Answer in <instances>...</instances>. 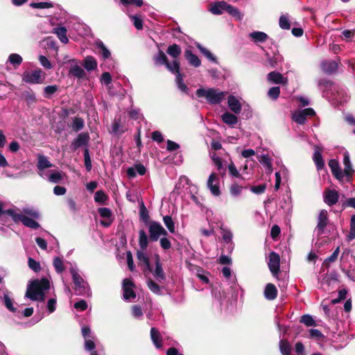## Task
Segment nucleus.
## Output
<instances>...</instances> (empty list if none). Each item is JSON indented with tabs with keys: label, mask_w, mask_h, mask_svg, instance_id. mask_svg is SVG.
<instances>
[{
	"label": "nucleus",
	"mask_w": 355,
	"mask_h": 355,
	"mask_svg": "<svg viewBox=\"0 0 355 355\" xmlns=\"http://www.w3.org/2000/svg\"><path fill=\"white\" fill-rule=\"evenodd\" d=\"M50 288V282L46 278L41 280L35 279L28 285L25 296L31 300H37L39 294Z\"/></svg>",
	"instance_id": "f257e3e1"
},
{
	"label": "nucleus",
	"mask_w": 355,
	"mask_h": 355,
	"mask_svg": "<svg viewBox=\"0 0 355 355\" xmlns=\"http://www.w3.org/2000/svg\"><path fill=\"white\" fill-rule=\"evenodd\" d=\"M196 95L198 97H205L207 101L211 104H219L224 100L226 92H220L214 88H200L197 89Z\"/></svg>",
	"instance_id": "f03ea898"
},
{
	"label": "nucleus",
	"mask_w": 355,
	"mask_h": 355,
	"mask_svg": "<svg viewBox=\"0 0 355 355\" xmlns=\"http://www.w3.org/2000/svg\"><path fill=\"white\" fill-rule=\"evenodd\" d=\"M70 273L71 274L73 282L74 284L73 288L76 294L78 295H85L87 294L89 292V288H87L88 284L80 275L76 268H71Z\"/></svg>",
	"instance_id": "7ed1b4c3"
},
{
	"label": "nucleus",
	"mask_w": 355,
	"mask_h": 355,
	"mask_svg": "<svg viewBox=\"0 0 355 355\" xmlns=\"http://www.w3.org/2000/svg\"><path fill=\"white\" fill-rule=\"evenodd\" d=\"M7 214L10 216L15 222L21 221L25 226L32 229H37L40 225L33 218H29L22 214H18L12 209H8L5 211Z\"/></svg>",
	"instance_id": "20e7f679"
},
{
	"label": "nucleus",
	"mask_w": 355,
	"mask_h": 355,
	"mask_svg": "<svg viewBox=\"0 0 355 355\" xmlns=\"http://www.w3.org/2000/svg\"><path fill=\"white\" fill-rule=\"evenodd\" d=\"M45 79V74L40 69L26 71L22 76V80L29 84H41Z\"/></svg>",
	"instance_id": "39448f33"
},
{
	"label": "nucleus",
	"mask_w": 355,
	"mask_h": 355,
	"mask_svg": "<svg viewBox=\"0 0 355 355\" xmlns=\"http://www.w3.org/2000/svg\"><path fill=\"white\" fill-rule=\"evenodd\" d=\"M338 275L336 272L325 273L320 280L322 288L328 292L333 293L334 291L335 285L338 284Z\"/></svg>",
	"instance_id": "423d86ee"
},
{
	"label": "nucleus",
	"mask_w": 355,
	"mask_h": 355,
	"mask_svg": "<svg viewBox=\"0 0 355 355\" xmlns=\"http://www.w3.org/2000/svg\"><path fill=\"white\" fill-rule=\"evenodd\" d=\"M315 111L312 108H305L294 111L292 113V119L300 125L304 124L307 116H313L315 115Z\"/></svg>",
	"instance_id": "0eeeda50"
},
{
	"label": "nucleus",
	"mask_w": 355,
	"mask_h": 355,
	"mask_svg": "<svg viewBox=\"0 0 355 355\" xmlns=\"http://www.w3.org/2000/svg\"><path fill=\"white\" fill-rule=\"evenodd\" d=\"M150 237L153 241H157L159 236H167L168 233L158 222L153 221L149 225Z\"/></svg>",
	"instance_id": "6e6552de"
},
{
	"label": "nucleus",
	"mask_w": 355,
	"mask_h": 355,
	"mask_svg": "<svg viewBox=\"0 0 355 355\" xmlns=\"http://www.w3.org/2000/svg\"><path fill=\"white\" fill-rule=\"evenodd\" d=\"M135 284L130 279L125 278L123 280V291L125 300H130L136 297V293L133 290Z\"/></svg>",
	"instance_id": "1a4fd4ad"
},
{
	"label": "nucleus",
	"mask_w": 355,
	"mask_h": 355,
	"mask_svg": "<svg viewBox=\"0 0 355 355\" xmlns=\"http://www.w3.org/2000/svg\"><path fill=\"white\" fill-rule=\"evenodd\" d=\"M220 231L223 241L227 245V251L232 252L234 247V244L232 241L233 234L232 231L223 225L220 226Z\"/></svg>",
	"instance_id": "9d476101"
},
{
	"label": "nucleus",
	"mask_w": 355,
	"mask_h": 355,
	"mask_svg": "<svg viewBox=\"0 0 355 355\" xmlns=\"http://www.w3.org/2000/svg\"><path fill=\"white\" fill-rule=\"evenodd\" d=\"M327 211L324 209H322L319 214L318 218V224L314 230V232L316 233L318 236L322 235L324 233V229L327 225Z\"/></svg>",
	"instance_id": "9b49d317"
},
{
	"label": "nucleus",
	"mask_w": 355,
	"mask_h": 355,
	"mask_svg": "<svg viewBox=\"0 0 355 355\" xmlns=\"http://www.w3.org/2000/svg\"><path fill=\"white\" fill-rule=\"evenodd\" d=\"M207 184L212 195L218 196L220 194L219 179L216 173L209 175Z\"/></svg>",
	"instance_id": "f8f14e48"
},
{
	"label": "nucleus",
	"mask_w": 355,
	"mask_h": 355,
	"mask_svg": "<svg viewBox=\"0 0 355 355\" xmlns=\"http://www.w3.org/2000/svg\"><path fill=\"white\" fill-rule=\"evenodd\" d=\"M343 156V164L345 166L344 171H343V177L346 176L347 182H351L354 170L352 168L349 153L347 151L345 152Z\"/></svg>",
	"instance_id": "ddd939ff"
},
{
	"label": "nucleus",
	"mask_w": 355,
	"mask_h": 355,
	"mask_svg": "<svg viewBox=\"0 0 355 355\" xmlns=\"http://www.w3.org/2000/svg\"><path fill=\"white\" fill-rule=\"evenodd\" d=\"M37 170L38 174L43 178H45L44 169L51 168L52 164L48 160L47 157L42 154L37 155Z\"/></svg>",
	"instance_id": "4468645a"
},
{
	"label": "nucleus",
	"mask_w": 355,
	"mask_h": 355,
	"mask_svg": "<svg viewBox=\"0 0 355 355\" xmlns=\"http://www.w3.org/2000/svg\"><path fill=\"white\" fill-rule=\"evenodd\" d=\"M339 200V193L335 189H327L324 192V201L329 206L336 205Z\"/></svg>",
	"instance_id": "2eb2a0df"
},
{
	"label": "nucleus",
	"mask_w": 355,
	"mask_h": 355,
	"mask_svg": "<svg viewBox=\"0 0 355 355\" xmlns=\"http://www.w3.org/2000/svg\"><path fill=\"white\" fill-rule=\"evenodd\" d=\"M329 166L335 178L338 180L342 181L343 180V172L340 167L338 160L334 159H330L329 162Z\"/></svg>",
	"instance_id": "dca6fc26"
},
{
	"label": "nucleus",
	"mask_w": 355,
	"mask_h": 355,
	"mask_svg": "<svg viewBox=\"0 0 355 355\" xmlns=\"http://www.w3.org/2000/svg\"><path fill=\"white\" fill-rule=\"evenodd\" d=\"M267 80L275 84H283L286 85L288 82L287 78H284L279 72L272 71L270 72L267 76Z\"/></svg>",
	"instance_id": "f3484780"
},
{
	"label": "nucleus",
	"mask_w": 355,
	"mask_h": 355,
	"mask_svg": "<svg viewBox=\"0 0 355 355\" xmlns=\"http://www.w3.org/2000/svg\"><path fill=\"white\" fill-rule=\"evenodd\" d=\"M228 107L232 112L235 114H239L241 111V104L239 100L233 95H230L227 98Z\"/></svg>",
	"instance_id": "a211bd4d"
},
{
	"label": "nucleus",
	"mask_w": 355,
	"mask_h": 355,
	"mask_svg": "<svg viewBox=\"0 0 355 355\" xmlns=\"http://www.w3.org/2000/svg\"><path fill=\"white\" fill-rule=\"evenodd\" d=\"M146 168L143 164H135L134 167H130L127 169V175L130 178H133L138 173L140 175H144L146 173Z\"/></svg>",
	"instance_id": "6ab92c4d"
},
{
	"label": "nucleus",
	"mask_w": 355,
	"mask_h": 355,
	"mask_svg": "<svg viewBox=\"0 0 355 355\" xmlns=\"http://www.w3.org/2000/svg\"><path fill=\"white\" fill-rule=\"evenodd\" d=\"M322 71L328 74H331L336 71L338 63L334 60H324L321 63Z\"/></svg>",
	"instance_id": "aec40b11"
},
{
	"label": "nucleus",
	"mask_w": 355,
	"mask_h": 355,
	"mask_svg": "<svg viewBox=\"0 0 355 355\" xmlns=\"http://www.w3.org/2000/svg\"><path fill=\"white\" fill-rule=\"evenodd\" d=\"M277 289L276 286L271 283L266 284L264 290V297L268 300H273L277 296Z\"/></svg>",
	"instance_id": "412c9836"
},
{
	"label": "nucleus",
	"mask_w": 355,
	"mask_h": 355,
	"mask_svg": "<svg viewBox=\"0 0 355 355\" xmlns=\"http://www.w3.org/2000/svg\"><path fill=\"white\" fill-rule=\"evenodd\" d=\"M150 338L156 348L160 349L162 347L163 345L161 334L155 327H152L150 329Z\"/></svg>",
	"instance_id": "4be33fe9"
},
{
	"label": "nucleus",
	"mask_w": 355,
	"mask_h": 355,
	"mask_svg": "<svg viewBox=\"0 0 355 355\" xmlns=\"http://www.w3.org/2000/svg\"><path fill=\"white\" fill-rule=\"evenodd\" d=\"M148 271L152 273L156 279L159 283L163 282L166 279L165 273L163 268H146Z\"/></svg>",
	"instance_id": "5701e85b"
},
{
	"label": "nucleus",
	"mask_w": 355,
	"mask_h": 355,
	"mask_svg": "<svg viewBox=\"0 0 355 355\" xmlns=\"http://www.w3.org/2000/svg\"><path fill=\"white\" fill-rule=\"evenodd\" d=\"M89 137L87 134L81 133L79 134L78 136L74 141L72 142L71 146L74 150L78 149V148L85 145L87 143Z\"/></svg>",
	"instance_id": "b1692460"
},
{
	"label": "nucleus",
	"mask_w": 355,
	"mask_h": 355,
	"mask_svg": "<svg viewBox=\"0 0 355 355\" xmlns=\"http://www.w3.org/2000/svg\"><path fill=\"white\" fill-rule=\"evenodd\" d=\"M266 57L267 62L272 68L276 67L279 63L283 61V57L279 53H275L272 56H270L268 53H266Z\"/></svg>",
	"instance_id": "393cba45"
},
{
	"label": "nucleus",
	"mask_w": 355,
	"mask_h": 355,
	"mask_svg": "<svg viewBox=\"0 0 355 355\" xmlns=\"http://www.w3.org/2000/svg\"><path fill=\"white\" fill-rule=\"evenodd\" d=\"M69 73L77 78H82L85 75V71L82 67L78 65L75 60H72V64L69 69Z\"/></svg>",
	"instance_id": "a878e982"
},
{
	"label": "nucleus",
	"mask_w": 355,
	"mask_h": 355,
	"mask_svg": "<svg viewBox=\"0 0 355 355\" xmlns=\"http://www.w3.org/2000/svg\"><path fill=\"white\" fill-rule=\"evenodd\" d=\"M53 33L56 34L59 40L64 44L69 42L67 36V28L64 26L56 27L53 28Z\"/></svg>",
	"instance_id": "bb28decb"
},
{
	"label": "nucleus",
	"mask_w": 355,
	"mask_h": 355,
	"mask_svg": "<svg viewBox=\"0 0 355 355\" xmlns=\"http://www.w3.org/2000/svg\"><path fill=\"white\" fill-rule=\"evenodd\" d=\"M185 57L189 63L195 67H198L201 64L198 57L193 54L191 50H187L185 51Z\"/></svg>",
	"instance_id": "cd10ccee"
},
{
	"label": "nucleus",
	"mask_w": 355,
	"mask_h": 355,
	"mask_svg": "<svg viewBox=\"0 0 355 355\" xmlns=\"http://www.w3.org/2000/svg\"><path fill=\"white\" fill-rule=\"evenodd\" d=\"M223 121L230 126H234L238 122V118L236 115L228 112H225L222 116Z\"/></svg>",
	"instance_id": "c85d7f7f"
},
{
	"label": "nucleus",
	"mask_w": 355,
	"mask_h": 355,
	"mask_svg": "<svg viewBox=\"0 0 355 355\" xmlns=\"http://www.w3.org/2000/svg\"><path fill=\"white\" fill-rule=\"evenodd\" d=\"M226 2L219 1L214 3L209 8V10L214 15H220L225 11Z\"/></svg>",
	"instance_id": "c756f323"
},
{
	"label": "nucleus",
	"mask_w": 355,
	"mask_h": 355,
	"mask_svg": "<svg viewBox=\"0 0 355 355\" xmlns=\"http://www.w3.org/2000/svg\"><path fill=\"white\" fill-rule=\"evenodd\" d=\"M249 36L254 42H263L268 38L267 34L261 31L252 32Z\"/></svg>",
	"instance_id": "7c9ffc66"
},
{
	"label": "nucleus",
	"mask_w": 355,
	"mask_h": 355,
	"mask_svg": "<svg viewBox=\"0 0 355 355\" xmlns=\"http://www.w3.org/2000/svg\"><path fill=\"white\" fill-rule=\"evenodd\" d=\"M291 346L286 339L279 341V350L282 355H291Z\"/></svg>",
	"instance_id": "2f4dec72"
},
{
	"label": "nucleus",
	"mask_w": 355,
	"mask_h": 355,
	"mask_svg": "<svg viewBox=\"0 0 355 355\" xmlns=\"http://www.w3.org/2000/svg\"><path fill=\"white\" fill-rule=\"evenodd\" d=\"M50 182L59 183L62 180V173L59 171H52L49 175L45 173V178Z\"/></svg>",
	"instance_id": "473e14b6"
},
{
	"label": "nucleus",
	"mask_w": 355,
	"mask_h": 355,
	"mask_svg": "<svg viewBox=\"0 0 355 355\" xmlns=\"http://www.w3.org/2000/svg\"><path fill=\"white\" fill-rule=\"evenodd\" d=\"M96 46L101 51V53L104 59H107L110 57V52L104 45L103 42L98 40L95 42Z\"/></svg>",
	"instance_id": "72a5a7b5"
},
{
	"label": "nucleus",
	"mask_w": 355,
	"mask_h": 355,
	"mask_svg": "<svg viewBox=\"0 0 355 355\" xmlns=\"http://www.w3.org/2000/svg\"><path fill=\"white\" fill-rule=\"evenodd\" d=\"M148 244V236L144 230L139 231V245L142 250H146Z\"/></svg>",
	"instance_id": "f704fd0d"
},
{
	"label": "nucleus",
	"mask_w": 355,
	"mask_h": 355,
	"mask_svg": "<svg viewBox=\"0 0 355 355\" xmlns=\"http://www.w3.org/2000/svg\"><path fill=\"white\" fill-rule=\"evenodd\" d=\"M84 67L87 71H92L97 67V62L92 56H87L85 59Z\"/></svg>",
	"instance_id": "c9c22d12"
},
{
	"label": "nucleus",
	"mask_w": 355,
	"mask_h": 355,
	"mask_svg": "<svg viewBox=\"0 0 355 355\" xmlns=\"http://www.w3.org/2000/svg\"><path fill=\"white\" fill-rule=\"evenodd\" d=\"M84 125L85 121L82 118L78 116L73 118L71 128L74 131L78 132L82 130Z\"/></svg>",
	"instance_id": "e433bc0d"
},
{
	"label": "nucleus",
	"mask_w": 355,
	"mask_h": 355,
	"mask_svg": "<svg viewBox=\"0 0 355 355\" xmlns=\"http://www.w3.org/2000/svg\"><path fill=\"white\" fill-rule=\"evenodd\" d=\"M196 275L198 278L203 283L208 284L209 282L207 275L209 274L208 272L204 270L202 268H196Z\"/></svg>",
	"instance_id": "4c0bfd02"
},
{
	"label": "nucleus",
	"mask_w": 355,
	"mask_h": 355,
	"mask_svg": "<svg viewBox=\"0 0 355 355\" xmlns=\"http://www.w3.org/2000/svg\"><path fill=\"white\" fill-rule=\"evenodd\" d=\"M137 257L139 261V264L143 265L144 266H150L148 258L145 250H138L137 252Z\"/></svg>",
	"instance_id": "58836bf2"
},
{
	"label": "nucleus",
	"mask_w": 355,
	"mask_h": 355,
	"mask_svg": "<svg viewBox=\"0 0 355 355\" xmlns=\"http://www.w3.org/2000/svg\"><path fill=\"white\" fill-rule=\"evenodd\" d=\"M148 288L155 294L161 295V287L152 279L149 278L146 282Z\"/></svg>",
	"instance_id": "ea45409f"
},
{
	"label": "nucleus",
	"mask_w": 355,
	"mask_h": 355,
	"mask_svg": "<svg viewBox=\"0 0 355 355\" xmlns=\"http://www.w3.org/2000/svg\"><path fill=\"white\" fill-rule=\"evenodd\" d=\"M268 266H279L280 258L278 254L275 252L270 253L268 257Z\"/></svg>",
	"instance_id": "a19ab883"
},
{
	"label": "nucleus",
	"mask_w": 355,
	"mask_h": 355,
	"mask_svg": "<svg viewBox=\"0 0 355 355\" xmlns=\"http://www.w3.org/2000/svg\"><path fill=\"white\" fill-rule=\"evenodd\" d=\"M58 90V87L56 85H48L44 88L43 95L46 98H51Z\"/></svg>",
	"instance_id": "79ce46f5"
},
{
	"label": "nucleus",
	"mask_w": 355,
	"mask_h": 355,
	"mask_svg": "<svg viewBox=\"0 0 355 355\" xmlns=\"http://www.w3.org/2000/svg\"><path fill=\"white\" fill-rule=\"evenodd\" d=\"M313 159L318 170L323 168L324 163L322 159V154L319 151L315 150L314 152Z\"/></svg>",
	"instance_id": "37998d69"
},
{
	"label": "nucleus",
	"mask_w": 355,
	"mask_h": 355,
	"mask_svg": "<svg viewBox=\"0 0 355 355\" xmlns=\"http://www.w3.org/2000/svg\"><path fill=\"white\" fill-rule=\"evenodd\" d=\"M154 61L156 64L166 65L168 62L167 57L165 53L159 51V53L155 56Z\"/></svg>",
	"instance_id": "c03bdc74"
},
{
	"label": "nucleus",
	"mask_w": 355,
	"mask_h": 355,
	"mask_svg": "<svg viewBox=\"0 0 355 355\" xmlns=\"http://www.w3.org/2000/svg\"><path fill=\"white\" fill-rule=\"evenodd\" d=\"M176 75L175 78V82L178 85V87L184 93H187L188 92V87L184 83L183 78L180 72H178Z\"/></svg>",
	"instance_id": "a18cd8bd"
},
{
	"label": "nucleus",
	"mask_w": 355,
	"mask_h": 355,
	"mask_svg": "<svg viewBox=\"0 0 355 355\" xmlns=\"http://www.w3.org/2000/svg\"><path fill=\"white\" fill-rule=\"evenodd\" d=\"M176 75L175 78V82L178 85V87L184 93H187L188 92V87L184 83L183 78L180 72H178Z\"/></svg>",
	"instance_id": "49530a36"
},
{
	"label": "nucleus",
	"mask_w": 355,
	"mask_h": 355,
	"mask_svg": "<svg viewBox=\"0 0 355 355\" xmlns=\"http://www.w3.org/2000/svg\"><path fill=\"white\" fill-rule=\"evenodd\" d=\"M167 53L174 58H177L181 53V49L178 44H173L168 47Z\"/></svg>",
	"instance_id": "de8ad7c7"
},
{
	"label": "nucleus",
	"mask_w": 355,
	"mask_h": 355,
	"mask_svg": "<svg viewBox=\"0 0 355 355\" xmlns=\"http://www.w3.org/2000/svg\"><path fill=\"white\" fill-rule=\"evenodd\" d=\"M163 222L171 233L175 232V223H174V221H173V218H171V216H164Z\"/></svg>",
	"instance_id": "09e8293b"
},
{
	"label": "nucleus",
	"mask_w": 355,
	"mask_h": 355,
	"mask_svg": "<svg viewBox=\"0 0 355 355\" xmlns=\"http://www.w3.org/2000/svg\"><path fill=\"white\" fill-rule=\"evenodd\" d=\"M270 268V270L272 275L275 278H277V279H278V280L284 279L287 276L286 272H283L282 271H281V270H280L281 268Z\"/></svg>",
	"instance_id": "8fccbe9b"
},
{
	"label": "nucleus",
	"mask_w": 355,
	"mask_h": 355,
	"mask_svg": "<svg viewBox=\"0 0 355 355\" xmlns=\"http://www.w3.org/2000/svg\"><path fill=\"white\" fill-rule=\"evenodd\" d=\"M301 323L304 324L306 327L315 326V322L311 315L306 314L303 315L300 320Z\"/></svg>",
	"instance_id": "3c124183"
},
{
	"label": "nucleus",
	"mask_w": 355,
	"mask_h": 355,
	"mask_svg": "<svg viewBox=\"0 0 355 355\" xmlns=\"http://www.w3.org/2000/svg\"><path fill=\"white\" fill-rule=\"evenodd\" d=\"M198 48L200 51L211 62H216V58L215 56L206 48L203 47L200 44H198Z\"/></svg>",
	"instance_id": "603ef678"
},
{
	"label": "nucleus",
	"mask_w": 355,
	"mask_h": 355,
	"mask_svg": "<svg viewBox=\"0 0 355 355\" xmlns=\"http://www.w3.org/2000/svg\"><path fill=\"white\" fill-rule=\"evenodd\" d=\"M225 11H227L232 16L238 18L239 19H241V15L239 10L236 8L230 6L227 3L225 6Z\"/></svg>",
	"instance_id": "864d4df0"
},
{
	"label": "nucleus",
	"mask_w": 355,
	"mask_h": 355,
	"mask_svg": "<svg viewBox=\"0 0 355 355\" xmlns=\"http://www.w3.org/2000/svg\"><path fill=\"white\" fill-rule=\"evenodd\" d=\"M8 60L12 64L19 66L21 64L23 59L20 55L12 53L9 55Z\"/></svg>",
	"instance_id": "5fc2aeb1"
},
{
	"label": "nucleus",
	"mask_w": 355,
	"mask_h": 355,
	"mask_svg": "<svg viewBox=\"0 0 355 355\" xmlns=\"http://www.w3.org/2000/svg\"><path fill=\"white\" fill-rule=\"evenodd\" d=\"M165 66L173 73L178 74L180 72V63L177 60H174L172 63L168 62Z\"/></svg>",
	"instance_id": "6e6d98bb"
},
{
	"label": "nucleus",
	"mask_w": 355,
	"mask_h": 355,
	"mask_svg": "<svg viewBox=\"0 0 355 355\" xmlns=\"http://www.w3.org/2000/svg\"><path fill=\"white\" fill-rule=\"evenodd\" d=\"M4 304L6 307L11 312L15 313L17 309L14 307L12 299L8 296V295L5 294L3 295Z\"/></svg>",
	"instance_id": "4d7b16f0"
},
{
	"label": "nucleus",
	"mask_w": 355,
	"mask_h": 355,
	"mask_svg": "<svg viewBox=\"0 0 355 355\" xmlns=\"http://www.w3.org/2000/svg\"><path fill=\"white\" fill-rule=\"evenodd\" d=\"M107 197L103 191H97L94 195V200L96 202L104 204Z\"/></svg>",
	"instance_id": "13d9d810"
},
{
	"label": "nucleus",
	"mask_w": 355,
	"mask_h": 355,
	"mask_svg": "<svg viewBox=\"0 0 355 355\" xmlns=\"http://www.w3.org/2000/svg\"><path fill=\"white\" fill-rule=\"evenodd\" d=\"M130 17L137 29L141 30L143 28V20L139 15H130Z\"/></svg>",
	"instance_id": "bf43d9fd"
},
{
	"label": "nucleus",
	"mask_w": 355,
	"mask_h": 355,
	"mask_svg": "<svg viewBox=\"0 0 355 355\" xmlns=\"http://www.w3.org/2000/svg\"><path fill=\"white\" fill-rule=\"evenodd\" d=\"M279 26L282 29L288 30L291 28L290 21L288 17L282 15L279 18Z\"/></svg>",
	"instance_id": "052dcab7"
},
{
	"label": "nucleus",
	"mask_w": 355,
	"mask_h": 355,
	"mask_svg": "<svg viewBox=\"0 0 355 355\" xmlns=\"http://www.w3.org/2000/svg\"><path fill=\"white\" fill-rule=\"evenodd\" d=\"M30 6L33 8L44 9L53 7V4L51 2L31 3Z\"/></svg>",
	"instance_id": "680f3d73"
},
{
	"label": "nucleus",
	"mask_w": 355,
	"mask_h": 355,
	"mask_svg": "<svg viewBox=\"0 0 355 355\" xmlns=\"http://www.w3.org/2000/svg\"><path fill=\"white\" fill-rule=\"evenodd\" d=\"M243 187L237 184H233L230 187V193L232 196L236 197L239 196L242 191Z\"/></svg>",
	"instance_id": "e2e57ef3"
},
{
	"label": "nucleus",
	"mask_w": 355,
	"mask_h": 355,
	"mask_svg": "<svg viewBox=\"0 0 355 355\" xmlns=\"http://www.w3.org/2000/svg\"><path fill=\"white\" fill-rule=\"evenodd\" d=\"M280 94V88L279 87H271L268 92V95L270 98L272 99H277Z\"/></svg>",
	"instance_id": "0e129e2a"
},
{
	"label": "nucleus",
	"mask_w": 355,
	"mask_h": 355,
	"mask_svg": "<svg viewBox=\"0 0 355 355\" xmlns=\"http://www.w3.org/2000/svg\"><path fill=\"white\" fill-rule=\"evenodd\" d=\"M112 132L114 134L123 133L124 131L121 130V122L119 119H114L112 124Z\"/></svg>",
	"instance_id": "69168bd1"
},
{
	"label": "nucleus",
	"mask_w": 355,
	"mask_h": 355,
	"mask_svg": "<svg viewBox=\"0 0 355 355\" xmlns=\"http://www.w3.org/2000/svg\"><path fill=\"white\" fill-rule=\"evenodd\" d=\"M39 61L42 66L47 69H51L53 66L50 61L48 60V58L44 55H40L39 56Z\"/></svg>",
	"instance_id": "338daca9"
},
{
	"label": "nucleus",
	"mask_w": 355,
	"mask_h": 355,
	"mask_svg": "<svg viewBox=\"0 0 355 355\" xmlns=\"http://www.w3.org/2000/svg\"><path fill=\"white\" fill-rule=\"evenodd\" d=\"M132 314L135 318H140L143 315V311L140 305H133L132 306Z\"/></svg>",
	"instance_id": "774afa93"
}]
</instances>
